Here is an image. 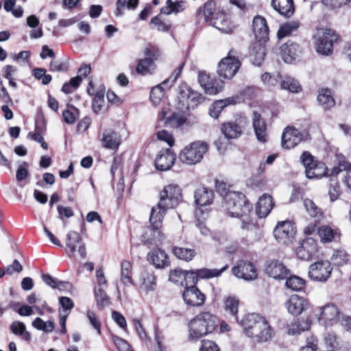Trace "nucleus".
<instances>
[{
    "label": "nucleus",
    "instance_id": "f257e3e1",
    "mask_svg": "<svg viewBox=\"0 0 351 351\" xmlns=\"http://www.w3.org/2000/svg\"><path fill=\"white\" fill-rule=\"evenodd\" d=\"M224 206L229 215L241 219V228L244 230H252L258 228L254 217L252 205L246 199L244 194L230 192L226 195Z\"/></svg>",
    "mask_w": 351,
    "mask_h": 351
},
{
    "label": "nucleus",
    "instance_id": "f03ea898",
    "mask_svg": "<svg viewBox=\"0 0 351 351\" xmlns=\"http://www.w3.org/2000/svg\"><path fill=\"white\" fill-rule=\"evenodd\" d=\"M246 336L257 343L267 342L274 335L267 319L258 313H248L237 322Z\"/></svg>",
    "mask_w": 351,
    "mask_h": 351
},
{
    "label": "nucleus",
    "instance_id": "7ed1b4c3",
    "mask_svg": "<svg viewBox=\"0 0 351 351\" xmlns=\"http://www.w3.org/2000/svg\"><path fill=\"white\" fill-rule=\"evenodd\" d=\"M219 324L217 317L208 311L197 315L189 323V339L197 340L216 330Z\"/></svg>",
    "mask_w": 351,
    "mask_h": 351
},
{
    "label": "nucleus",
    "instance_id": "20e7f679",
    "mask_svg": "<svg viewBox=\"0 0 351 351\" xmlns=\"http://www.w3.org/2000/svg\"><path fill=\"white\" fill-rule=\"evenodd\" d=\"M164 216L156 212V210L152 208L149 222L150 226L145 228L142 234L143 241L149 245H161L165 238L162 234L161 228L162 226Z\"/></svg>",
    "mask_w": 351,
    "mask_h": 351
},
{
    "label": "nucleus",
    "instance_id": "39448f33",
    "mask_svg": "<svg viewBox=\"0 0 351 351\" xmlns=\"http://www.w3.org/2000/svg\"><path fill=\"white\" fill-rule=\"evenodd\" d=\"M182 199V190L177 184L165 186L160 194V200L152 207L156 212L165 216L167 210L176 207Z\"/></svg>",
    "mask_w": 351,
    "mask_h": 351
},
{
    "label": "nucleus",
    "instance_id": "423d86ee",
    "mask_svg": "<svg viewBox=\"0 0 351 351\" xmlns=\"http://www.w3.org/2000/svg\"><path fill=\"white\" fill-rule=\"evenodd\" d=\"M240 58V53L236 49H230L228 55L218 64L217 73L219 77L223 79H232L241 66Z\"/></svg>",
    "mask_w": 351,
    "mask_h": 351
},
{
    "label": "nucleus",
    "instance_id": "0eeeda50",
    "mask_svg": "<svg viewBox=\"0 0 351 351\" xmlns=\"http://www.w3.org/2000/svg\"><path fill=\"white\" fill-rule=\"evenodd\" d=\"M208 149V145L205 141H194L180 151L179 158L186 165H195L202 160Z\"/></svg>",
    "mask_w": 351,
    "mask_h": 351
},
{
    "label": "nucleus",
    "instance_id": "6e6552de",
    "mask_svg": "<svg viewBox=\"0 0 351 351\" xmlns=\"http://www.w3.org/2000/svg\"><path fill=\"white\" fill-rule=\"evenodd\" d=\"M338 40V35L330 29H324L317 33L315 38L316 51L322 56H328L333 52V45Z\"/></svg>",
    "mask_w": 351,
    "mask_h": 351
},
{
    "label": "nucleus",
    "instance_id": "1a4fd4ad",
    "mask_svg": "<svg viewBox=\"0 0 351 351\" xmlns=\"http://www.w3.org/2000/svg\"><path fill=\"white\" fill-rule=\"evenodd\" d=\"M311 139V136L308 131H299L293 126L286 127L282 134L281 145L285 149H291L297 146L303 141Z\"/></svg>",
    "mask_w": 351,
    "mask_h": 351
},
{
    "label": "nucleus",
    "instance_id": "9d476101",
    "mask_svg": "<svg viewBox=\"0 0 351 351\" xmlns=\"http://www.w3.org/2000/svg\"><path fill=\"white\" fill-rule=\"evenodd\" d=\"M198 82L208 95H217L220 93L224 86L223 80L218 79L215 75L206 73L205 71L199 72Z\"/></svg>",
    "mask_w": 351,
    "mask_h": 351
},
{
    "label": "nucleus",
    "instance_id": "9b49d317",
    "mask_svg": "<svg viewBox=\"0 0 351 351\" xmlns=\"http://www.w3.org/2000/svg\"><path fill=\"white\" fill-rule=\"evenodd\" d=\"M296 233L294 223L290 221H280L274 230V235L278 242L282 245H289L293 241Z\"/></svg>",
    "mask_w": 351,
    "mask_h": 351
},
{
    "label": "nucleus",
    "instance_id": "f8f14e48",
    "mask_svg": "<svg viewBox=\"0 0 351 351\" xmlns=\"http://www.w3.org/2000/svg\"><path fill=\"white\" fill-rule=\"evenodd\" d=\"M332 267L328 261H319L309 266L308 277L313 281L326 282L330 278Z\"/></svg>",
    "mask_w": 351,
    "mask_h": 351
},
{
    "label": "nucleus",
    "instance_id": "ddd939ff",
    "mask_svg": "<svg viewBox=\"0 0 351 351\" xmlns=\"http://www.w3.org/2000/svg\"><path fill=\"white\" fill-rule=\"evenodd\" d=\"M78 247V253L82 258H85L86 250L82 239L80 234L75 231H70L66 236V248L68 255L70 257L75 256V252Z\"/></svg>",
    "mask_w": 351,
    "mask_h": 351
},
{
    "label": "nucleus",
    "instance_id": "4468645a",
    "mask_svg": "<svg viewBox=\"0 0 351 351\" xmlns=\"http://www.w3.org/2000/svg\"><path fill=\"white\" fill-rule=\"evenodd\" d=\"M232 271L236 277L245 280H252L257 277V271L254 264L243 260L239 261L232 268Z\"/></svg>",
    "mask_w": 351,
    "mask_h": 351
},
{
    "label": "nucleus",
    "instance_id": "2eb2a0df",
    "mask_svg": "<svg viewBox=\"0 0 351 351\" xmlns=\"http://www.w3.org/2000/svg\"><path fill=\"white\" fill-rule=\"evenodd\" d=\"M182 296L184 303L189 306L200 307L206 301V295L197 287L184 289Z\"/></svg>",
    "mask_w": 351,
    "mask_h": 351
},
{
    "label": "nucleus",
    "instance_id": "dca6fc26",
    "mask_svg": "<svg viewBox=\"0 0 351 351\" xmlns=\"http://www.w3.org/2000/svg\"><path fill=\"white\" fill-rule=\"evenodd\" d=\"M265 271L269 276L278 280L287 278L290 273L289 269L278 260H271L267 262Z\"/></svg>",
    "mask_w": 351,
    "mask_h": 351
},
{
    "label": "nucleus",
    "instance_id": "f3484780",
    "mask_svg": "<svg viewBox=\"0 0 351 351\" xmlns=\"http://www.w3.org/2000/svg\"><path fill=\"white\" fill-rule=\"evenodd\" d=\"M176 160V154L170 149L160 151L155 159L156 169L164 171L170 169Z\"/></svg>",
    "mask_w": 351,
    "mask_h": 351
},
{
    "label": "nucleus",
    "instance_id": "a211bd4d",
    "mask_svg": "<svg viewBox=\"0 0 351 351\" xmlns=\"http://www.w3.org/2000/svg\"><path fill=\"white\" fill-rule=\"evenodd\" d=\"M101 142L104 148L116 151L121 143V136L113 129H105L101 134Z\"/></svg>",
    "mask_w": 351,
    "mask_h": 351
},
{
    "label": "nucleus",
    "instance_id": "6ab92c4d",
    "mask_svg": "<svg viewBox=\"0 0 351 351\" xmlns=\"http://www.w3.org/2000/svg\"><path fill=\"white\" fill-rule=\"evenodd\" d=\"M317 252V245L315 239L306 238L303 240L296 250L298 257L304 261L310 260Z\"/></svg>",
    "mask_w": 351,
    "mask_h": 351
},
{
    "label": "nucleus",
    "instance_id": "aec40b11",
    "mask_svg": "<svg viewBox=\"0 0 351 351\" xmlns=\"http://www.w3.org/2000/svg\"><path fill=\"white\" fill-rule=\"evenodd\" d=\"M317 234L322 243H328L340 240L341 233L337 227L322 225L318 227Z\"/></svg>",
    "mask_w": 351,
    "mask_h": 351
},
{
    "label": "nucleus",
    "instance_id": "412c9836",
    "mask_svg": "<svg viewBox=\"0 0 351 351\" xmlns=\"http://www.w3.org/2000/svg\"><path fill=\"white\" fill-rule=\"evenodd\" d=\"M252 27L256 40L267 42L269 29L266 19L263 16H256L252 21Z\"/></svg>",
    "mask_w": 351,
    "mask_h": 351
},
{
    "label": "nucleus",
    "instance_id": "4be33fe9",
    "mask_svg": "<svg viewBox=\"0 0 351 351\" xmlns=\"http://www.w3.org/2000/svg\"><path fill=\"white\" fill-rule=\"evenodd\" d=\"M308 306V300L298 295H291L286 302V306L289 313L294 316L300 315Z\"/></svg>",
    "mask_w": 351,
    "mask_h": 351
},
{
    "label": "nucleus",
    "instance_id": "5701e85b",
    "mask_svg": "<svg viewBox=\"0 0 351 351\" xmlns=\"http://www.w3.org/2000/svg\"><path fill=\"white\" fill-rule=\"evenodd\" d=\"M168 112V107L162 108L158 116V119L160 121H164L165 125L178 128L186 123V118L184 115L173 112L169 117H167Z\"/></svg>",
    "mask_w": 351,
    "mask_h": 351
},
{
    "label": "nucleus",
    "instance_id": "b1692460",
    "mask_svg": "<svg viewBox=\"0 0 351 351\" xmlns=\"http://www.w3.org/2000/svg\"><path fill=\"white\" fill-rule=\"evenodd\" d=\"M281 56L283 60L287 63H292L301 53V49L298 44L289 40L280 47Z\"/></svg>",
    "mask_w": 351,
    "mask_h": 351
},
{
    "label": "nucleus",
    "instance_id": "393cba45",
    "mask_svg": "<svg viewBox=\"0 0 351 351\" xmlns=\"http://www.w3.org/2000/svg\"><path fill=\"white\" fill-rule=\"evenodd\" d=\"M263 41L256 40L250 48V57L252 63L255 65L260 66L266 56V46Z\"/></svg>",
    "mask_w": 351,
    "mask_h": 351
},
{
    "label": "nucleus",
    "instance_id": "a878e982",
    "mask_svg": "<svg viewBox=\"0 0 351 351\" xmlns=\"http://www.w3.org/2000/svg\"><path fill=\"white\" fill-rule=\"evenodd\" d=\"M273 9L285 18L291 17L295 12L293 0H271Z\"/></svg>",
    "mask_w": 351,
    "mask_h": 351
},
{
    "label": "nucleus",
    "instance_id": "bb28decb",
    "mask_svg": "<svg viewBox=\"0 0 351 351\" xmlns=\"http://www.w3.org/2000/svg\"><path fill=\"white\" fill-rule=\"evenodd\" d=\"M147 258L157 269H165L170 265L167 254L160 248L152 250Z\"/></svg>",
    "mask_w": 351,
    "mask_h": 351
},
{
    "label": "nucleus",
    "instance_id": "cd10ccee",
    "mask_svg": "<svg viewBox=\"0 0 351 351\" xmlns=\"http://www.w3.org/2000/svg\"><path fill=\"white\" fill-rule=\"evenodd\" d=\"M253 128L257 140L261 143L267 141V126L265 120L256 111L253 112Z\"/></svg>",
    "mask_w": 351,
    "mask_h": 351
},
{
    "label": "nucleus",
    "instance_id": "c85d7f7f",
    "mask_svg": "<svg viewBox=\"0 0 351 351\" xmlns=\"http://www.w3.org/2000/svg\"><path fill=\"white\" fill-rule=\"evenodd\" d=\"M274 206L272 197L267 194L263 195L258 199L256 213L259 218H264L268 215Z\"/></svg>",
    "mask_w": 351,
    "mask_h": 351
},
{
    "label": "nucleus",
    "instance_id": "c756f323",
    "mask_svg": "<svg viewBox=\"0 0 351 351\" xmlns=\"http://www.w3.org/2000/svg\"><path fill=\"white\" fill-rule=\"evenodd\" d=\"M195 202L199 206L209 205L212 203L214 193L213 190L201 186L195 192Z\"/></svg>",
    "mask_w": 351,
    "mask_h": 351
},
{
    "label": "nucleus",
    "instance_id": "7c9ffc66",
    "mask_svg": "<svg viewBox=\"0 0 351 351\" xmlns=\"http://www.w3.org/2000/svg\"><path fill=\"white\" fill-rule=\"evenodd\" d=\"M221 130L227 139L237 138L243 133L242 128L235 121H228L223 123Z\"/></svg>",
    "mask_w": 351,
    "mask_h": 351
},
{
    "label": "nucleus",
    "instance_id": "2f4dec72",
    "mask_svg": "<svg viewBox=\"0 0 351 351\" xmlns=\"http://www.w3.org/2000/svg\"><path fill=\"white\" fill-rule=\"evenodd\" d=\"M317 100L319 104L325 110H330L335 105L332 90L329 88H322L318 91Z\"/></svg>",
    "mask_w": 351,
    "mask_h": 351
},
{
    "label": "nucleus",
    "instance_id": "473e14b6",
    "mask_svg": "<svg viewBox=\"0 0 351 351\" xmlns=\"http://www.w3.org/2000/svg\"><path fill=\"white\" fill-rule=\"evenodd\" d=\"M215 2L210 0L204 3L203 8L199 7L197 10L196 15L197 17H200L203 14L206 22H212L213 19L217 16V12H215Z\"/></svg>",
    "mask_w": 351,
    "mask_h": 351
},
{
    "label": "nucleus",
    "instance_id": "72a5a7b5",
    "mask_svg": "<svg viewBox=\"0 0 351 351\" xmlns=\"http://www.w3.org/2000/svg\"><path fill=\"white\" fill-rule=\"evenodd\" d=\"M311 323V322L308 318L297 319L287 325V333L289 335H299L308 330L310 328Z\"/></svg>",
    "mask_w": 351,
    "mask_h": 351
},
{
    "label": "nucleus",
    "instance_id": "f704fd0d",
    "mask_svg": "<svg viewBox=\"0 0 351 351\" xmlns=\"http://www.w3.org/2000/svg\"><path fill=\"white\" fill-rule=\"evenodd\" d=\"M236 100L234 97H228L224 99L215 101L209 108V114L215 119H217L223 109L230 105L234 104Z\"/></svg>",
    "mask_w": 351,
    "mask_h": 351
},
{
    "label": "nucleus",
    "instance_id": "c9c22d12",
    "mask_svg": "<svg viewBox=\"0 0 351 351\" xmlns=\"http://www.w3.org/2000/svg\"><path fill=\"white\" fill-rule=\"evenodd\" d=\"M210 23L222 32L230 34L232 32L230 22L223 12H218L216 17Z\"/></svg>",
    "mask_w": 351,
    "mask_h": 351
},
{
    "label": "nucleus",
    "instance_id": "e433bc0d",
    "mask_svg": "<svg viewBox=\"0 0 351 351\" xmlns=\"http://www.w3.org/2000/svg\"><path fill=\"white\" fill-rule=\"evenodd\" d=\"M319 319L326 322L336 320L339 316V311L337 306L333 304H328L320 308Z\"/></svg>",
    "mask_w": 351,
    "mask_h": 351
},
{
    "label": "nucleus",
    "instance_id": "4c0bfd02",
    "mask_svg": "<svg viewBox=\"0 0 351 351\" xmlns=\"http://www.w3.org/2000/svg\"><path fill=\"white\" fill-rule=\"evenodd\" d=\"M300 26L298 21H290L280 25L277 32L278 39H282L285 37L291 36L293 32H296Z\"/></svg>",
    "mask_w": 351,
    "mask_h": 351
},
{
    "label": "nucleus",
    "instance_id": "58836bf2",
    "mask_svg": "<svg viewBox=\"0 0 351 351\" xmlns=\"http://www.w3.org/2000/svg\"><path fill=\"white\" fill-rule=\"evenodd\" d=\"M185 9V1L183 0H167L166 5L160 8V13L169 15L173 13H179Z\"/></svg>",
    "mask_w": 351,
    "mask_h": 351
},
{
    "label": "nucleus",
    "instance_id": "ea45409f",
    "mask_svg": "<svg viewBox=\"0 0 351 351\" xmlns=\"http://www.w3.org/2000/svg\"><path fill=\"white\" fill-rule=\"evenodd\" d=\"M173 255L180 260L189 262L196 256V251L193 248L174 246L172 248Z\"/></svg>",
    "mask_w": 351,
    "mask_h": 351
},
{
    "label": "nucleus",
    "instance_id": "a19ab883",
    "mask_svg": "<svg viewBox=\"0 0 351 351\" xmlns=\"http://www.w3.org/2000/svg\"><path fill=\"white\" fill-rule=\"evenodd\" d=\"M132 265L127 260L121 263V280L123 285L128 286L133 284L132 279Z\"/></svg>",
    "mask_w": 351,
    "mask_h": 351
},
{
    "label": "nucleus",
    "instance_id": "79ce46f5",
    "mask_svg": "<svg viewBox=\"0 0 351 351\" xmlns=\"http://www.w3.org/2000/svg\"><path fill=\"white\" fill-rule=\"evenodd\" d=\"M229 267L228 264H226L221 269H208V268H202L199 269H196L195 273L197 274V278L202 279H208L215 277H219L221 275L223 272L227 270Z\"/></svg>",
    "mask_w": 351,
    "mask_h": 351
},
{
    "label": "nucleus",
    "instance_id": "37998d69",
    "mask_svg": "<svg viewBox=\"0 0 351 351\" xmlns=\"http://www.w3.org/2000/svg\"><path fill=\"white\" fill-rule=\"evenodd\" d=\"M239 300L236 297L229 296L224 302V309L226 313H229L234 321L239 322L238 308Z\"/></svg>",
    "mask_w": 351,
    "mask_h": 351
},
{
    "label": "nucleus",
    "instance_id": "c03bdc74",
    "mask_svg": "<svg viewBox=\"0 0 351 351\" xmlns=\"http://www.w3.org/2000/svg\"><path fill=\"white\" fill-rule=\"evenodd\" d=\"M10 328L12 333L19 336L23 340L25 341H29L31 340V333L26 330V327L24 323L19 321L13 322L11 324Z\"/></svg>",
    "mask_w": 351,
    "mask_h": 351
},
{
    "label": "nucleus",
    "instance_id": "a18cd8bd",
    "mask_svg": "<svg viewBox=\"0 0 351 351\" xmlns=\"http://www.w3.org/2000/svg\"><path fill=\"white\" fill-rule=\"evenodd\" d=\"M138 1L139 0H117L114 15L117 17L122 16L125 8L129 10H135L138 5Z\"/></svg>",
    "mask_w": 351,
    "mask_h": 351
},
{
    "label": "nucleus",
    "instance_id": "49530a36",
    "mask_svg": "<svg viewBox=\"0 0 351 351\" xmlns=\"http://www.w3.org/2000/svg\"><path fill=\"white\" fill-rule=\"evenodd\" d=\"M156 66L152 58H143L138 60L136 68L137 73L141 75H146L154 70Z\"/></svg>",
    "mask_w": 351,
    "mask_h": 351
},
{
    "label": "nucleus",
    "instance_id": "de8ad7c7",
    "mask_svg": "<svg viewBox=\"0 0 351 351\" xmlns=\"http://www.w3.org/2000/svg\"><path fill=\"white\" fill-rule=\"evenodd\" d=\"M149 25L152 29H156L158 32H167L172 24L169 21L163 20L160 15H157L151 19Z\"/></svg>",
    "mask_w": 351,
    "mask_h": 351
},
{
    "label": "nucleus",
    "instance_id": "09e8293b",
    "mask_svg": "<svg viewBox=\"0 0 351 351\" xmlns=\"http://www.w3.org/2000/svg\"><path fill=\"white\" fill-rule=\"evenodd\" d=\"M280 86L282 89L288 90L295 93L302 90V86L298 81L291 77H285L283 80H281Z\"/></svg>",
    "mask_w": 351,
    "mask_h": 351
},
{
    "label": "nucleus",
    "instance_id": "8fccbe9b",
    "mask_svg": "<svg viewBox=\"0 0 351 351\" xmlns=\"http://www.w3.org/2000/svg\"><path fill=\"white\" fill-rule=\"evenodd\" d=\"M191 88L186 83L181 84L178 87V100L179 102V108L184 110V106L189 99Z\"/></svg>",
    "mask_w": 351,
    "mask_h": 351
},
{
    "label": "nucleus",
    "instance_id": "3c124183",
    "mask_svg": "<svg viewBox=\"0 0 351 351\" xmlns=\"http://www.w3.org/2000/svg\"><path fill=\"white\" fill-rule=\"evenodd\" d=\"M341 194L339 182L336 177H332L329 180L328 195L331 202L337 200Z\"/></svg>",
    "mask_w": 351,
    "mask_h": 351
},
{
    "label": "nucleus",
    "instance_id": "603ef678",
    "mask_svg": "<svg viewBox=\"0 0 351 351\" xmlns=\"http://www.w3.org/2000/svg\"><path fill=\"white\" fill-rule=\"evenodd\" d=\"M342 171H347L345 182L347 186L351 189V164L346 161H340L338 167L333 168L332 173L337 175Z\"/></svg>",
    "mask_w": 351,
    "mask_h": 351
},
{
    "label": "nucleus",
    "instance_id": "864d4df0",
    "mask_svg": "<svg viewBox=\"0 0 351 351\" xmlns=\"http://www.w3.org/2000/svg\"><path fill=\"white\" fill-rule=\"evenodd\" d=\"M350 256L344 250H336L334 251L331 261L337 266H342L347 264L349 261Z\"/></svg>",
    "mask_w": 351,
    "mask_h": 351
},
{
    "label": "nucleus",
    "instance_id": "5fc2aeb1",
    "mask_svg": "<svg viewBox=\"0 0 351 351\" xmlns=\"http://www.w3.org/2000/svg\"><path fill=\"white\" fill-rule=\"evenodd\" d=\"M286 287L292 291H298L302 290L305 287V281L302 278L291 276L287 279Z\"/></svg>",
    "mask_w": 351,
    "mask_h": 351
},
{
    "label": "nucleus",
    "instance_id": "6e6d98bb",
    "mask_svg": "<svg viewBox=\"0 0 351 351\" xmlns=\"http://www.w3.org/2000/svg\"><path fill=\"white\" fill-rule=\"evenodd\" d=\"M326 169L327 168L325 167L324 164L319 162L316 165V167H313L311 169H308L307 171H305V173L306 177L309 179H318L321 178L326 174Z\"/></svg>",
    "mask_w": 351,
    "mask_h": 351
},
{
    "label": "nucleus",
    "instance_id": "4d7b16f0",
    "mask_svg": "<svg viewBox=\"0 0 351 351\" xmlns=\"http://www.w3.org/2000/svg\"><path fill=\"white\" fill-rule=\"evenodd\" d=\"M164 86L165 84H158L154 88H152L150 92V100L154 104V105H158L165 95V88Z\"/></svg>",
    "mask_w": 351,
    "mask_h": 351
},
{
    "label": "nucleus",
    "instance_id": "13d9d810",
    "mask_svg": "<svg viewBox=\"0 0 351 351\" xmlns=\"http://www.w3.org/2000/svg\"><path fill=\"white\" fill-rule=\"evenodd\" d=\"M198 278L195 271H184V277L183 281L181 282V286L186 288L196 287L197 284Z\"/></svg>",
    "mask_w": 351,
    "mask_h": 351
},
{
    "label": "nucleus",
    "instance_id": "bf43d9fd",
    "mask_svg": "<svg viewBox=\"0 0 351 351\" xmlns=\"http://www.w3.org/2000/svg\"><path fill=\"white\" fill-rule=\"evenodd\" d=\"M32 326L39 330L45 332H51L54 330V323L51 320L44 322L41 318L36 317L32 322Z\"/></svg>",
    "mask_w": 351,
    "mask_h": 351
},
{
    "label": "nucleus",
    "instance_id": "052dcab7",
    "mask_svg": "<svg viewBox=\"0 0 351 351\" xmlns=\"http://www.w3.org/2000/svg\"><path fill=\"white\" fill-rule=\"evenodd\" d=\"M143 285L147 291H153L156 286V276L153 272L144 271L141 276Z\"/></svg>",
    "mask_w": 351,
    "mask_h": 351
},
{
    "label": "nucleus",
    "instance_id": "680f3d73",
    "mask_svg": "<svg viewBox=\"0 0 351 351\" xmlns=\"http://www.w3.org/2000/svg\"><path fill=\"white\" fill-rule=\"evenodd\" d=\"M203 101L201 94L191 89L189 99L184 106V110L194 109Z\"/></svg>",
    "mask_w": 351,
    "mask_h": 351
},
{
    "label": "nucleus",
    "instance_id": "e2e57ef3",
    "mask_svg": "<svg viewBox=\"0 0 351 351\" xmlns=\"http://www.w3.org/2000/svg\"><path fill=\"white\" fill-rule=\"evenodd\" d=\"M95 296L99 307L104 308L110 304V298L102 288L95 289Z\"/></svg>",
    "mask_w": 351,
    "mask_h": 351
},
{
    "label": "nucleus",
    "instance_id": "0e129e2a",
    "mask_svg": "<svg viewBox=\"0 0 351 351\" xmlns=\"http://www.w3.org/2000/svg\"><path fill=\"white\" fill-rule=\"evenodd\" d=\"M104 88L100 89L95 94L92 103L93 110L95 113H98L102 108L104 104Z\"/></svg>",
    "mask_w": 351,
    "mask_h": 351
},
{
    "label": "nucleus",
    "instance_id": "69168bd1",
    "mask_svg": "<svg viewBox=\"0 0 351 351\" xmlns=\"http://www.w3.org/2000/svg\"><path fill=\"white\" fill-rule=\"evenodd\" d=\"M300 161L305 167V171L308 169H311L313 167H316L318 162L314 158V157L308 152H304L300 156Z\"/></svg>",
    "mask_w": 351,
    "mask_h": 351
},
{
    "label": "nucleus",
    "instance_id": "338daca9",
    "mask_svg": "<svg viewBox=\"0 0 351 351\" xmlns=\"http://www.w3.org/2000/svg\"><path fill=\"white\" fill-rule=\"evenodd\" d=\"M69 69V64L66 62L58 60H53L49 64L51 72H65Z\"/></svg>",
    "mask_w": 351,
    "mask_h": 351
},
{
    "label": "nucleus",
    "instance_id": "774afa93",
    "mask_svg": "<svg viewBox=\"0 0 351 351\" xmlns=\"http://www.w3.org/2000/svg\"><path fill=\"white\" fill-rule=\"evenodd\" d=\"M262 81L265 84L269 86H275L278 83L280 84V80L281 81L282 77L280 74H278L276 76L271 75L269 73H265L261 76Z\"/></svg>",
    "mask_w": 351,
    "mask_h": 351
}]
</instances>
